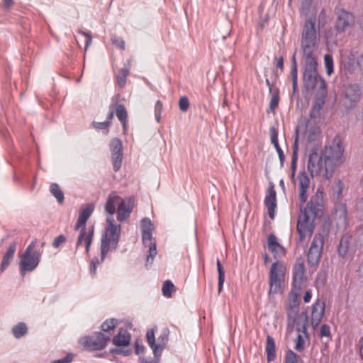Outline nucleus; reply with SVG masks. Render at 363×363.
<instances>
[{
  "instance_id": "21",
  "label": "nucleus",
  "mask_w": 363,
  "mask_h": 363,
  "mask_svg": "<svg viewBox=\"0 0 363 363\" xmlns=\"http://www.w3.org/2000/svg\"><path fill=\"white\" fill-rule=\"evenodd\" d=\"M361 94V87L356 84H350L345 89V98L352 103L358 102L360 100Z\"/></svg>"
},
{
  "instance_id": "13",
  "label": "nucleus",
  "mask_w": 363,
  "mask_h": 363,
  "mask_svg": "<svg viewBox=\"0 0 363 363\" xmlns=\"http://www.w3.org/2000/svg\"><path fill=\"white\" fill-rule=\"evenodd\" d=\"M325 309L324 301L317 299L312 306L311 315V325L315 330L316 329L323 317Z\"/></svg>"
},
{
  "instance_id": "19",
  "label": "nucleus",
  "mask_w": 363,
  "mask_h": 363,
  "mask_svg": "<svg viewBox=\"0 0 363 363\" xmlns=\"http://www.w3.org/2000/svg\"><path fill=\"white\" fill-rule=\"evenodd\" d=\"M267 245L269 250L275 258L281 257L285 255L284 247L278 242L277 238L274 234H270L268 236Z\"/></svg>"
},
{
  "instance_id": "29",
  "label": "nucleus",
  "mask_w": 363,
  "mask_h": 363,
  "mask_svg": "<svg viewBox=\"0 0 363 363\" xmlns=\"http://www.w3.org/2000/svg\"><path fill=\"white\" fill-rule=\"evenodd\" d=\"M345 189V184L344 183L338 180L332 186V196L333 199H335L337 200H340L342 198V193L343 190Z\"/></svg>"
},
{
  "instance_id": "3",
  "label": "nucleus",
  "mask_w": 363,
  "mask_h": 363,
  "mask_svg": "<svg viewBox=\"0 0 363 363\" xmlns=\"http://www.w3.org/2000/svg\"><path fill=\"white\" fill-rule=\"evenodd\" d=\"M303 81L308 89L318 88L320 94H326L325 81L318 73V62L313 55H304Z\"/></svg>"
},
{
  "instance_id": "44",
  "label": "nucleus",
  "mask_w": 363,
  "mask_h": 363,
  "mask_svg": "<svg viewBox=\"0 0 363 363\" xmlns=\"http://www.w3.org/2000/svg\"><path fill=\"white\" fill-rule=\"evenodd\" d=\"M116 114L118 120L121 121H124L127 120L128 114L127 111L124 107L123 105L119 104L118 105L116 110Z\"/></svg>"
},
{
  "instance_id": "51",
  "label": "nucleus",
  "mask_w": 363,
  "mask_h": 363,
  "mask_svg": "<svg viewBox=\"0 0 363 363\" xmlns=\"http://www.w3.org/2000/svg\"><path fill=\"white\" fill-rule=\"evenodd\" d=\"M111 125L110 121H106L104 122H93V127L99 130L107 129Z\"/></svg>"
},
{
  "instance_id": "8",
  "label": "nucleus",
  "mask_w": 363,
  "mask_h": 363,
  "mask_svg": "<svg viewBox=\"0 0 363 363\" xmlns=\"http://www.w3.org/2000/svg\"><path fill=\"white\" fill-rule=\"evenodd\" d=\"M315 18H308L304 25L301 35V48L303 55H313V50L316 42V30Z\"/></svg>"
},
{
  "instance_id": "43",
  "label": "nucleus",
  "mask_w": 363,
  "mask_h": 363,
  "mask_svg": "<svg viewBox=\"0 0 363 363\" xmlns=\"http://www.w3.org/2000/svg\"><path fill=\"white\" fill-rule=\"evenodd\" d=\"M323 101H319L315 102L310 111V117L311 118H315L319 115L320 111L322 108V106L323 105Z\"/></svg>"
},
{
  "instance_id": "5",
  "label": "nucleus",
  "mask_w": 363,
  "mask_h": 363,
  "mask_svg": "<svg viewBox=\"0 0 363 363\" xmlns=\"http://www.w3.org/2000/svg\"><path fill=\"white\" fill-rule=\"evenodd\" d=\"M286 270L284 263L280 260H277L272 264L269 273V294H277L283 292Z\"/></svg>"
},
{
  "instance_id": "32",
  "label": "nucleus",
  "mask_w": 363,
  "mask_h": 363,
  "mask_svg": "<svg viewBox=\"0 0 363 363\" xmlns=\"http://www.w3.org/2000/svg\"><path fill=\"white\" fill-rule=\"evenodd\" d=\"M50 191L51 194L55 197L59 203H63L65 199L64 193L57 184L52 183L50 185Z\"/></svg>"
},
{
  "instance_id": "4",
  "label": "nucleus",
  "mask_w": 363,
  "mask_h": 363,
  "mask_svg": "<svg viewBox=\"0 0 363 363\" xmlns=\"http://www.w3.org/2000/svg\"><path fill=\"white\" fill-rule=\"evenodd\" d=\"M106 231L101 240V262L104 261L106 255L109 251L117 248L121 237V227L120 225L115 224L113 217L108 216L106 218Z\"/></svg>"
},
{
  "instance_id": "47",
  "label": "nucleus",
  "mask_w": 363,
  "mask_h": 363,
  "mask_svg": "<svg viewBox=\"0 0 363 363\" xmlns=\"http://www.w3.org/2000/svg\"><path fill=\"white\" fill-rule=\"evenodd\" d=\"M162 112V104L161 101L158 100L155 103V117L157 123L160 122L161 114Z\"/></svg>"
},
{
  "instance_id": "12",
  "label": "nucleus",
  "mask_w": 363,
  "mask_h": 363,
  "mask_svg": "<svg viewBox=\"0 0 363 363\" xmlns=\"http://www.w3.org/2000/svg\"><path fill=\"white\" fill-rule=\"evenodd\" d=\"M354 15L345 10H341L335 22V28L337 31H345L354 25Z\"/></svg>"
},
{
  "instance_id": "39",
  "label": "nucleus",
  "mask_w": 363,
  "mask_h": 363,
  "mask_svg": "<svg viewBox=\"0 0 363 363\" xmlns=\"http://www.w3.org/2000/svg\"><path fill=\"white\" fill-rule=\"evenodd\" d=\"M324 239L323 236L320 233L315 235L313 240L311 242V247L313 249H318L321 250L323 246Z\"/></svg>"
},
{
  "instance_id": "14",
  "label": "nucleus",
  "mask_w": 363,
  "mask_h": 363,
  "mask_svg": "<svg viewBox=\"0 0 363 363\" xmlns=\"http://www.w3.org/2000/svg\"><path fill=\"white\" fill-rule=\"evenodd\" d=\"M94 203H86L81 206L79 212V217L74 226V230H80L83 228H86V223L89 217L91 216L94 211Z\"/></svg>"
},
{
  "instance_id": "52",
  "label": "nucleus",
  "mask_w": 363,
  "mask_h": 363,
  "mask_svg": "<svg viewBox=\"0 0 363 363\" xmlns=\"http://www.w3.org/2000/svg\"><path fill=\"white\" fill-rule=\"evenodd\" d=\"M319 336L320 337H330V328L327 324H323L320 327Z\"/></svg>"
},
{
  "instance_id": "41",
  "label": "nucleus",
  "mask_w": 363,
  "mask_h": 363,
  "mask_svg": "<svg viewBox=\"0 0 363 363\" xmlns=\"http://www.w3.org/2000/svg\"><path fill=\"white\" fill-rule=\"evenodd\" d=\"M279 97L278 91L272 93V97L269 101V110L268 112L274 113L275 108L278 106Z\"/></svg>"
},
{
  "instance_id": "61",
  "label": "nucleus",
  "mask_w": 363,
  "mask_h": 363,
  "mask_svg": "<svg viewBox=\"0 0 363 363\" xmlns=\"http://www.w3.org/2000/svg\"><path fill=\"white\" fill-rule=\"evenodd\" d=\"M308 142H312L315 140L317 133L315 130H308L306 131Z\"/></svg>"
},
{
  "instance_id": "42",
  "label": "nucleus",
  "mask_w": 363,
  "mask_h": 363,
  "mask_svg": "<svg viewBox=\"0 0 363 363\" xmlns=\"http://www.w3.org/2000/svg\"><path fill=\"white\" fill-rule=\"evenodd\" d=\"M117 324L118 320L116 319L112 318L107 320L101 325V330L104 332H109L113 330Z\"/></svg>"
},
{
  "instance_id": "57",
  "label": "nucleus",
  "mask_w": 363,
  "mask_h": 363,
  "mask_svg": "<svg viewBox=\"0 0 363 363\" xmlns=\"http://www.w3.org/2000/svg\"><path fill=\"white\" fill-rule=\"evenodd\" d=\"M270 138L271 142L274 145H275V144H279L277 132L274 127L270 128Z\"/></svg>"
},
{
  "instance_id": "15",
  "label": "nucleus",
  "mask_w": 363,
  "mask_h": 363,
  "mask_svg": "<svg viewBox=\"0 0 363 363\" xmlns=\"http://www.w3.org/2000/svg\"><path fill=\"white\" fill-rule=\"evenodd\" d=\"M94 237V227H91L89 230L86 228H83L80 230L79 235H78L76 248L79 247L83 243L85 246V252L86 255H89L90 251V247L93 240Z\"/></svg>"
},
{
  "instance_id": "45",
  "label": "nucleus",
  "mask_w": 363,
  "mask_h": 363,
  "mask_svg": "<svg viewBox=\"0 0 363 363\" xmlns=\"http://www.w3.org/2000/svg\"><path fill=\"white\" fill-rule=\"evenodd\" d=\"M112 43L118 48L125 50V41L116 34H113L111 37Z\"/></svg>"
},
{
  "instance_id": "62",
  "label": "nucleus",
  "mask_w": 363,
  "mask_h": 363,
  "mask_svg": "<svg viewBox=\"0 0 363 363\" xmlns=\"http://www.w3.org/2000/svg\"><path fill=\"white\" fill-rule=\"evenodd\" d=\"M299 306V301L298 299L297 295L295 294L293 297V299L290 302L289 305L288 306L294 308H298Z\"/></svg>"
},
{
  "instance_id": "16",
  "label": "nucleus",
  "mask_w": 363,
  "mask_h": 363,
  "mask_svg": "<svg viewBox=\"0 0 363 363\" xmlns=\"http://www.w3.org/2000/svg\"><path fill=\"white\" fill-rule=\"evenodd\" d=\"M305 279V265L303 262L301 261L296 263L293 269V286L300 290Z\"/></svg>"
},
{
  "instance_id": "1",
  "label": "nucleus",
  "mask_w": 363,
  "mask_h": 363,
  "mask_svg": "<svg viewBox=\"0 0 363 363\" xmlns=\"http://www.w3.org/2000/svg\"><path fill=\"white\" fill-rule=\"evenodd\" d=\"M298 179L301 206L297 222V231L299 242H302L312 236L315 229V218L320 216L323 213L324 194L318 189L315 194L311 198L306 206L303 208V205L308 199L307 191L310 186V179L307 173L303 171L299 173Z\"/></svg>"
},
{
  "instance_id": "30",
  "label": "nucleus",
  "mask_w": 363,
  "mask_h": 363,
  "mask_svg": "<svg viewBox=\"0 0 363 363\" xmlns=\"http://www.w3.org/2000/svg\"><path fill=\"white\" fill-rule=\"evenodd\" d=\"M320 255L321 250L310 247L307 256L308 264L313 266L318 264L320 258Z\"/></svg>"
},
{
  "instance_id": "54",
  "label": "nucleus",
  "mask_w": 363,
  "mask_h": 363,
  "mask_svg": "<svg viewBox=\"0 0 363 363\" xmlns=\"http://www.w3.org/2000/svg\"><path fill=\"white\" fill-rule=\"evenodd\" d=\"M111 352L116 354H123V356H128L131 354V350L115 348L111 350Z\"/></svg>"
},
{
  "instance_id": "18",
  "label": "nucleus",
  "mask_w": 363,
  "mask_h": 363,
  "mask_svg": "<svg viewBox=\"0 0 363 363\" xmlns=\"http://www.w3.org/2000/svg\"><path fill=\"white\" fill-rule=\"evenodd\" d=\"M133 210V201L131 199L123 200L117 209V219L123 221L127 219Z\"/></svg>"
},
{
  "instance_id": "24",
  "label": "nucleus",
  "mask_w": 363,
  "mask_h": 363,
  "mask_svg": "<svg viewBox=\"0 0 363 363\" xmlns=\"http://www.w3.org/2000/svg\"><path fill=\"white\" fill-rule=\"evenodd\" d=\"M351 236L354 250L363 252V225L357 227Z\"/></svg>"
},
{
  "instance_id": "34",
  "label": "nucleus",
  "mask_w": 363,
  "mask_h": 363,
  "mask_svg": "<svg viewBox=\"0 0 363 363\" xmlns=\"http://www.w3.org/2000/svg\"><path fill=\"white\" fill-rule=\"evenodd\" d=\"M217 270L218 274V293H220L225 281V271L220 260L218 259L216 262Z\"/></svg>"
},
{
  "instance_id": "28",
  "label": "nucleus",
  "mask_w": 363,
  "mask_h": 363,
  "mask_svg": "<svg viewBox=\"0 0 363 363\" xmlns=\"http://www.w3.org/2000/svg\"><path fill=\"white\" fill-rule=\"evenodd\" d=\"M356 63L355 55L353 52H350L342 60L344 69L350 73L354 72Z\"/></svg>"
},
{
  "instance_id": "6",
  "label": "nucleus",
  "mask_w": 363,
  "mask_h": 363,
  "mask_svg": "<svg viewBox=\"0 0 363 363\" xmlns=\"http://www.w3.org/2000/svg\"><path fill=\"white\" fill-rule=\"evenodd\" d=\"M142 242L145 247H148L146 257V266L151 265L157 255L156 242L152 238V223L148 218L141 220Z\"/></svg>"
},
{
  "instance_id": "56",
  "label": "nucleus",
  "mask_w": 363,
  "mask_h": 363,
  "mask_svg": "<svg viewBox=\"0 0 363 363\" xmlns=\"http://www.w3.org/2000/svg\"><path fill=\"white\" fill-rule=\"evenodd\" d=\"M73 359L72 354H67L65 357L54 360L52 363H71Z\"/></svg>"
},
{
  "instance_id": "40",
  "label": "nucleus",
  "mask_w": 363,
  "mask_h": 363,
  "mask_svg": "<svg viewBox=\"0 0 363 363\" xmlns=\"http://www.w3.org/2000/svg\"><path fill=\"white\" fill-rule=\"evenodd\" d=\"M174 288V285L171 281L167 280L162 286V294L164 296L169 298L172 296V292Z\"/></svg>"
},
{
  "instance_id": "33",
  "label": "nucleus",
  "mask_w": 363,
  "mask_h": 363,
  "mask_svg": "<svg viewBox=\"0 0 363 363\" xmlns=\"http://www.w3.org/2000/svg\"><path fill=\"white\" fill-rule=\"evenodd\" d=\"M111 155H123L122 142L118 138H114L111 140Z\"/></svg>"
},
{
  "instance_id": "26",
  "label": "nucleus",
  "mask_w": 363,
  "mask_h": 363,
  "mask_svg": "<svg viewBox=\"0 0 363 363\" xmlns=\"http://www.w3.org/2000/svg\"><path fill=\"white\" fill-rule=\"evenodd\" d=\"M267 359L269 362L273 361L276 357V345L274 338L270 336H267V345H266Z\"/></svg>"
},
{
  "instance_id": "58",
  "label": "nucleus",
  "mask_w": 363,
  "mask_h": 363,
  "mask_svg": "<svg viewBox=\"0 0 363 363\" xmlns=\"http://www.w3.org/2000/svg\"><path fill=\"white\" fill-rule=\"evenodd\" d=\"M79 33L80 34H82V35H84L86 38V42H85V50H86L88 48V47L92 43V37L90 33L82 31V30H79Z\"/></svg>"
},
{
  "instance_id": "27",
  "label": "nucleus",
  "mask_w": 363,
  "mask_h": 363,
  "mask_svg": "<svg viewBox=\"0 0 363 363\" xmlns=\"http://www.w3.org/2000/svg\"><path fill=\"white\" fill-rule=\"evenodd\" d=\"M28 327L24 322H19L13 325L11 329L12 334L16 339H20L25 336L28 333Z\"/></svg>"
},
{
  "instance_id": "20",
  "label": "nucleus",
  "mask_w": 363,
  "mask_h": 363,
  "mask_svg": "<svg viewBox=\"0 0 363 363\" xmlns=\"http://www.w3.org/2000/svg\"><path fill=\"white\" fill-rule=\"evenodd\" d=\"M17 242L14 241L10 244L6 253L4 255L2 261L0 265L1 272H4L10 265L11 262L13 259L14 255L16 250Z\"/></svg>"
},
{
  "instance_id": "55",
  "label": "nucleus",
  "mask_w": 363,
  "mask_h": 363,
  "mask_svg": "<svg viewBox=\"0 0 363 363\" xmlns=\"http://www.w3.org/2000/svg\"><path fill=\"white\" fill-rule=\"evenodd\" d=\"M274 146L277 152V154H278V156H279V158L280 160L281 166L283 167L284 162V159H285L284 152L281 150V147L279 146V144H275V145H274Z\"/></svg>"
},
{
  "instance_id": "38",
  "label": "nucleus",
  "mask_w": 363,
  "mask_h": 363,
  "mask_svg": "<svg viewBox=\"0 0 363 363\" xmlns=\"http://www.w3.org/2000/svg\"><path fill=\"white\" fill-rule=\"evenodd\" d=\"M129 73V68L123 67L120 69L117 76V82L121 87H123L126 83V77Z\"/></svg>"
},
{
  "instance_id": "11",
  "label": "nucleus",
  "mask_w": 363,
  "mask_h": 363,
  "mask_svg": "<svg viewBox=\"0 0 363 363\" xmlns=\"http://www.w3.org/2000/svg\"><path fill=\"white\" fill-rule=\"evenodd\" d=\"M332 220L337 228H345L347 224V211L346 205L342 202H336L332 213Z\"/></svg>"
},
{
  "instance_id": "63",
  "label": "nucleus",
  "mask_w": 363,
  "mask_h": 363,
  "mask_svg": "<svg viewBox=\"0 0 363 363\" xmlns=\"http://www.w3.org/2000/svg\"><path fill=\"white\" fill-rule=\"evenodd\" d=\"M144 349H145V347L143 345H140L138 342H135V353L137 354L143 353L144 351Z\"/></svg>"
},
{
  "instance_id": "59",
  "label": "nucleus",
  "mask_w": 363,
  "mask_h": 363,
  "mask_svg": "<svg viewBox=\"0 0 363 363\" xmlns=\"http://www.w3.org/2000/svg\"><path fill=\"white\" fill-rule=\"evenodd\" d=\"M65 236L64 235H60L55 239L52 245L54 247L57 248L62 243L65 242Z\"/></svg>"
},
{
  "instance_id": "50",
  "label": "nucleus",
  "mask_w": 363,
  "mask_h": 363,
  "mask_svg": "<svg viewBox=\"0 0 363 363\" xmlns=\"http://www.w3.org/2000/svg\"><path fill=\"white\" fill-rule=\"evenodd\" d=\"M291 74L292 78L293 92L294 94L296 91L298 84V69H296V66H294L293 71L291 72Z\"/></svg>"
},
{
  "instance_id": "48",
  "label": "nucleus",
  "mask_w": 363,
  "mask_h": 363,
  "mask_svg": "<svg viewBox=\"0 0 363 363\" xmlns=\"http://www.w3.org/2000/svg\"><path fill=\"white\" fill-rule=\"evenodd\" d=\"M179 106L182 111H186L189 107V101L188 98L185 96H182L179 101Z\"/></svg>"
},
{
  "instance_id": "23",
  "label": "nucleus",
  "mask_w": 363,
  "mask_h": 363,
  "mask_svg": "<svg viewBox=\"0 0 363 363\" xmlns=\"http://www.w3.org/2000/svg\"><path fill=\"white\" fill-rule=\"evenodd\" d=\"M350 248H354V246L352 245V236L345 234L344 235L338 245V253L340 256L344 257Z\"/></svg>"
},
{
  "instance_id": "36",
  "label": "nucleus",
  "mask_w": 363,
  "mask_h": 363,
  "mask_svg": "<svg viewBox=\"0 0 363 363\" xmlns=\"http://www.w3.org/2000/svg\"><path fill=\"white\" fill-rule=\"evenodd\" d=\"M324 64L328 75H331L334 72V63L333 56L330 54L324 55Z\"/></svg>"
},
{
  "instance_id": "31",
  "label": "nucleus",
  "mask_w": 363,
  "mask_h": 363,
  "mask_svg": "<svg viewBox=\"0 0 363 363\" xmlns=\"http://www.w3.org/2000/svg\"><path fill=\"white\" fill-rule=\"evenodd\" d=\"M298 309L289 306L286 308L287 327L292 329L296 321Z\"/></svg>"
},
{
  "instance_id": "35",
  "label": "nucleus",
  "mask_w": 363,
  "mask_h": 363,
  "mask_svg": "<svg viewBox=\"0 0 363 363\" xmlns=\"http://www.w3.org/2000/svg\"><path fill=\"white\" fill-rule=\"evenodd\" d=\"M168 341V334L166 332H163L157 338V356L160 354L162 350L165 347L166 344Z\"/></svg>"
},
{
  "instance_id": "60",
  "label": "nucleus",
  "mask_w": 363,
  "mask_h": 363,
  "mask_svg": "<svg viewBox=\"0 0 363 363\" xmlns=\"http://www.w3.org/2000/svg\"><path fill=\"white\" fill-rule=\"evenodd\" d=\"M297 160H298V156H296V152H294V154H292V158H291V170H292L291 176H292V177H294V176H295Z\"/></svg>"
},
{
  "instance_id": "37",
  "label": "nucleus",
  "mask_w": 363,
  "mask_h": 363,
  "mask_svg": "<svg viewBox=\"0 0 363 363\" xmlns=\"http://www.w3.org/2000/svg\"><path fill=\"white\" fill-rule=\"evenodd\" d=\"M147 341L153 351L155 357H157V343L155 342V333L153 330H149L146 334Z\"/></svg>"
},
{
  "instance_id": "25",
  "label": "nucleus",
  "mask_w": 363,
  "mask_h": 363,
  "mask_svg": "<svg viewBox=\"0 0 363 363\" xmlns=\"http://www.w3.org/2000/svg\"><path fill=\"white\" fill-rule=\"evenodd\" d=\"M130 341V334L125 331L121 330L113 338V343L116 346H127L129 345Z\"/></svg>"
},
{
  "instance_id": "53",
  "label": "nucleus",
  "mask_w": 363,
  "mask_h": 363,
  "mask_svg": "<svg viewBox=\"0 0 363 363\" xmlns=\"http://www.w3.org/2000/svg\"><path fill=\"white\" fill-rule=\"evenodd\" d=\"M99 264V259L96 257L93 258L90 262V274L94 277L96 272L97 265Z\"/></svg>"
},
{
  "instance_id": "22",
  "label": "nucleus",
  "mask_w": 363,
  "mask_h": 363,
  "mask_svg": "<svg viewBox=\"0 0 363 363\" xmlns=\"http://www.w3.org/2000/svg\"><path fill=\"white\" fill-rule=\"evenodd\" d=\"M119 200L120 196L116 191H111L109 194L105 204V211L109 214V216L113 217L116 212V206L118 203Z\"/></svg>"
},
{
  "instance_id": "2",
  "label": "nucleus",
  "mask_w": 363,
  "mask_h": 363,
  "mask_svg": "<svg viewBox=\"0 0 363 363\" xmlns=\"http://www.w3.org/2000/svg\"><path fill=\"white\" fill-rule=\"evenodd\" d=\"M344 149L339 136L325 145L323 150L313 147L308 155L307 167L312 177L319 179H330L337 167L343 162Z\"/></svg>"
},
{
  "instance_id": "9",
  "label": "nucleus",
  "mask_w": 363,
  "mask_h": 363,
  "mask_svg": "<svg viewBox=\"0 0 363 363\" xmlns=\"http://www.w3.org/2000/svg\"><path fill=\"white\" fill-rule=\"evenodd\" d=\"M109 340L110 337L108 335H105L99 332L81 339L80 342L89 350H99L106 346Z\"/></svg>"
},
{
  "instance_id": "7",
  "label": "nucleus",
  "mask_w": 363,
  "mask_h": 363,
  "mask_svg": "<svg viewBox=\"0 0 363 363\" xmlns=\"http://www.w3.org/2000/svg\"><path fill=\"white\" fill-rule=\"evenodd\" d=\"M35 245V241L31 242L21 257L19 271L22 277L25 276L26 272L33 271L40 262L41 252L34 250Z\"/></svg>"
},
{
  "instance_id": "10",
  "label": "nucleus",
  "mask_w": 363,
  "mask_h": 363,
  "mask_svg": "<svg viewBox=\"0 0 363 363\" xmlns=\"http://www.w3.org/2000/svg\"><path fill=\"white\" fill-rule=\"evenodd\" d=\"M308 326V320L307 312L303 311L299 317L298 321L297 322L296 330L298 333L304 334L306 337H308V333L307 332V328ZM304 339L301 334H298L296 339L295 349L298 351H302L304 349Z\"/></svg>"
},
{
  "instance_id": "46",
  "label": "nucleus",
  "mask_w": 363,
  "mask_h": 363,
  "mask_svg": "<svg viewBox=\"0 0 363 363\" xmlns=\"http://www.w3.org/2000/svg\"><path fill=\"white\" fill-rule=\"evenodd\" d=\"M113 161V169L114 172H118L121 167L123 155H111Z\"/></svg>"
},
{
  "instance_id": "17",
  "label": "nucleus",
  "mask_w": 363,
  "mask_h": 363,
  "mask_svg": "<svg viewBox=\"0 0 363 363\" xmlns=\"http://www.w3.org/2000/svg\"><path fill=\"white\" fill-rule=\"evenodd\" d=\"M264 205L268 209V214L271 219L274 218L277 208L276 191L272 186L267 189V196L264 199Z\"/></svg>"
},
{
  "instance_id": "64",
  "label": "nucleus",
  "mask_w": 363,
  "mask_h": 363,
  "mask_svg": "<svg viewBox=\"0 0 363 363\" xmlns=\"http://www.w3.org/2000/svg\"><path fill=\"white\" fill-rule=\"evenodd\" d=\"M357 64L359 67V69L362 72V75L363 77V55L358 57L357 60Z\"/></svg>"
},
{
  "instance_id": "49",
  "label": "nucleus",
  "mask_w": 363,
  "mask_h": 363,
  "mask_svg": "<svg viewBox=\"0 0 363 363\" xmlns=\"http://www.w3.org/2000/svg\"><path fill=\"white\" fill-rule=\"evenodd\" d=\"M285 363H298V357L291 350L287 352L285 357Z\"/></svg>"
}]
</instances>
